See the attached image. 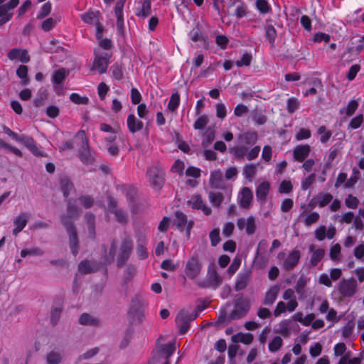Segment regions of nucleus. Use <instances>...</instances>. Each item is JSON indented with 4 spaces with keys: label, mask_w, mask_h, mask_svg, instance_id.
Masks as SVG:
<instances>
[{
    "label": "nucleus",
    "mask_w": 364,
    "mask_h": 364,
    "mask_svg": "<svg viewBox=\"0 0 364 364\" xmlns=\"http://www.w3.org/2000/svg\"><path fill=\"white\" fill-rule=\"evenodd\" d=\"M75 137L80 139L82 143L77 151V156L80 161L85 166L94 164L95 161V152L91 150L85 131L80 130L77 132Z\"/></svg>",
    "instance_id": "obj_1"
},
{
    "label": "nucleus",
    "mask_w": 364,
    "mask_h": 364,
    "mask_svg": "<svg viewBox=\"0 0 364 364\" xmlns=\"http://www.w3.org/2000/svg\"><path fill=\"white\" fill-rule=\"evenodd\" d=\"M176 350V342L157 346L153 351V357L148 364H156L164 360V364H170L169 358Z\"/></svg>",
    "instance_id": "obj_2"
},
{
    "label": "nucleus",
    "mask_w": 364,
    "mask_h": 364,
    "mask_svg": "<svg viewBox=\"0 0 364 364\" xmlns=\"http://www.w3.org/2000/svg\"><path fill=\"white\" fill-rule=\"evenodd\" d=\"M60 221L69 235L70 248L72 253L75 256L78 253L79 249V240L77 229L74 223L70 220H68L66 217L64 215H61Z\"/></svg>",
    "instance_id": "obj_3"
},
{
    "label": "nucleus",
    "mask_w": 364,
    "mask_h": 364,
    "mask_svg": "<svg viewBox=\"0 0 364 364\" xmlns=\"http://www.w3.org/2000/svg\"><path fill=\"white\" fill-rule=\"evenodd\" d=\"M149 181L152 187L159 191L161 190L164 184V171L159 166H151L146 171Z\"/></svg>",
    "instance_id": "obj_4"
},
{
    "label": "nucleus",
    "mask_w": 364,
    "mask_h": 364,
    "mask_svg": "<svg viewBox=\"0 0 364 364\" xmlns=\"http://www.w3.org/2000/svg\"><path fill=\"white\" fill-rule=\"evenodd\" d=\"M250 309V301L245 298L240 297L235 301L234 309L230 312V318L237 320L244 317Z\"/></svg>",
    "instance_id": "obj_5"
},
{
    "label": "nucleus",
    "mask_w": 364,
    "mask_h": 364,
    "mask_svg": "<svg viewBox=\"0 0 364 364\" xmlns=\"http://www.w3.org/2000/svg\"><path fill=\"white\" fill-rule=\"evenodd\" d=\"M133 250V242L129 238H124L119 247V254L117 259V266L122 267L129 259Z\"/></svg>",
    "instance_id": "obj_6"
},
{
    "label": "nucleus",
    "mask_w": 364,
    "mask_h": 364,
    "mask_svg": "<svg viewBox=\"0 0 364 364\" xmlns=\"http://www.w3.org/2000/svg\"><path fill=\"white\" fill-rule=\"evenodd\" d=\"M202 264L197 254H194L186 262L185 272L189 279L196 278L200 273Z\"/></svg>",
    "instance_id": "obj_7"
},
{
    "label": "nucleus",
    "mask_w": 364,
    "mask_h": 364,
    "mask_svg": "<svg viewBox=\"0 0 364 364\" xmlns=\"http://www.w3.org/2000/svg\"><path fill=\"white\" fill-rule=\"evenodd\" d=\"M19 4V0H10L8 3L0 6V27L9 21L13 17L11 11Z\"/></svg>",
    "instance_id": "obj_8"
},
{
    "label": "nucleus",
    "mask_w": 364,
    "mask_h": 364,
    "mask_svg": "<svg viewBox=\"0 0 364 364\" xmlns=\"http://www.w3.org/2000/svg\"><path fill=\"white\" fill-rule=\"evenodd\" d=\"M174 224L180 231L186 230V236L190 237L191 230L193 226V221L190 220L188 222L187 216L180 210L175 212Z\"/></svg>",
    "instance_id": "obj_9"
},
{
    "label": "nucleus",
    "mask_w": 364,
    "mask_h": 364,
    "mask_svg": "<svg viewBox=\"0 0 364 364\" xmlns=\"http://www.w3.org/2000/svg\"><path fill=\"white\" fill-rule=\"evenodd\" d=\"M357 282L353 278L350 279H342L338 284V291L343 296H351L356 291Z\"/></svg>",
    "instance_id": "obj_10"
},
{
    "label": "nucleus",
    "mask_w": 364,
    "mask_h": 364,
    "mask_svg": "<svg viewBox=\"0 0 364 364\" xmlns=\"http://www.w3.org/2000/svg\"><path fill=\"white\" fill-rule=\"evenodd\" d=\"M237 226L240 230L245 229L247 235H253L257 229L255 218L253 216H250L247 219L244 218L237 219Z\"/></svg>",
    "instance_id": "obj_11"
},
{
    "label": "nucleus",
    "mask_w": 364,
    "mask_h": 364,
    "mask_svg": "<svg viewBox=\"0 0 364 364\" xmlns=\"http://www.w3.org/2000/svg\"><path fill=\"white\" fill-rule=\"evenodd\" d=\"M188 204L193 209L201 210L205 215H210L212 213L210 208L207 206L202 199L200 195H193L188 200Z\"/></svg>",
    "instance_id": "obj_12"
},
{
    "label": "nucleus",
    "mask_w": 364,
    "mask_h": 364,
    "mask_svg": "<svg viewBox=\"0 0 364 364\" xmlns=\"http://www.w3.org/2000/svg\"><path fill=\"white\" fill-rule=\"evenodd\" d=\"M110 55L107 53L105 56L95 55L91 70H97L100 74L106 73L109 65Z\"/></svg>",
    "instance_id": "obj_13"
},
{
    "label": "nucleus",
    "mask_w": 364,
    "mask_h": 364,
    "mask_svg": "<svg viewBox=\"0 0 364 364\" xmlns=\"http://www.w3.org/2000/svg\"><path fill=\"white\" fill-rule=\"evenodd\" d=\"M7 56L11 60H19L23 63L30 61V56L26 49H20L18 48H13L9 51Z\"/></svg>",
    "instance_id": "obj_14"
},
{
    "label": "nucleus",
    "mask_w": 364,
    "mask_h": 364,
    "mask_svg": "<svg viewBox=\"0 0 364 364\" xmlns=\"http://www.w3.org/2000/svg\"><path fill=\"white\" fill-rule=\"evenodd\" d=\"M301 253L298 250H292L283 263V268L286 271L292 270L298 264Z\"/></svg>",
    "instance_id": "obj_15"
},
{
    "label": "nucleus",
    "mask_w": 364,
    "mask_h": 364,
    "mask_svg": "<svg viewBox=\"0 0 364 364\" xmlns=\"http://www.w3.org/2000/svg\"><path fill=\"white\" fill-rule=\"evenodd\" d=\"M311 152V147L308 144L298 145L293 150V157L295 161L302 162Z\"/></svg>",
    "instance_id": "obj_16"
},
{
    "label": "nucleus",
    "mask_w": 364,
    "mask_h": 364,
    "mask_svg": "<svg viewBox=\"0 0 364 364\" xmlns=\"http://www.w3.org/2000/svg\"><path fill=\"white\" fill-rule=\"evenodd\" d=\"M253 198V194L251 189L248 187H244L239 194V204L243 208H249Z\"/></svg>",
    "instance_id": "obj_17"
},
{
    "label": "nucleus",
    "mask_w": 364,
    "mask_h": 364,
    "mask_svg": "<svg viewBox=\"0 0 364 364\" xmlns=\"http://www.w3.org/2000/svg\"><path fill=\"white\" fill-rule=\"evenodd\" d=\"M210 186L213 188L223 189L225 188V182L223 174L220 170H215L210 173Z\"/></svg>",
    "instance_id": "obj_18"
},
{
    "label": "nucleus",
    "mask_w": 364,
    "mask_h": 364,
    "mask_svg": "<svg viewBox=\"0 0 364 364\" xmlns=\"http://www.w3.org/2000/svg\"><path fill=\"white\" fill-rule=\"evenodd\" d=\"M309 252H311L310 258V264L311 267H316L318 262L324 257L325 250L323 248L316 249V245L311 244L309 247Z\"/></svg>",
    "instance_id": "obj_19"
},
{
    "label": "nucleus",
    "mask_w": 364,
    "mask_h": 364,
    "mask_svg": "<svg viewBox=\"0 0 364 364\" xmlns=\"http://www.w3.org/2000/svg\"><path fill=\"white\" fill-rule=\"evenodd\" d=\"M251 274L252 272L250 270H247L237 275V279L235 286L236 291H241L246 288L248 283L250 282Z\"/></svg>",
    "instance_id": "obj_20"
},
{
    "label": "nucleus",
    "mask_w": 364,
    "mask_h": 364,
    "mask_svg": "<svg viewBox=\"0 0 364 364\" xmlns=\"http://www.w3.org/2000/svg\"><path fill=\"white\" fill-rule=\"evenodd\" d=\"M79 323L83 326H90L97 327L100 325L99 318L90 315L87 313H83L79 318Z\"/></svg>",
    "instance_id": "obj_21"
},
{
    "label": "nucleus",
    "mask_w": 364,
    "mask_h": 364,
    "mask_svg": "<svg viewBox=\"0 0 364 364\" xmlns=\"http://www.w3.org/2000/svg\"><path fill=\"white\" fill-rule=\"evenodd\" d=\"M127 127L131 133H135L142 129L144 124L136 119L134 114H130L127 117Z\"/></svg>",
    "instance_id": "obj_22"
},
{
    "label": "nucleus",
    "mask_w": 364,
    "mask_h": 364,
    "mask_svg": "<svg viewBox=\"0 0 364 364\" xmlns=\"http://www.w3.org/2000/svg\"><path fill=\"white\" fill-rule=\"evenodd\" d=\"M97 269L96 263L92 261L85 259L78 264V270L82 274H90L96 272Z\"/></svg>",
    "instance_id": "obj_23"
},
{
    "label": "nucleus",
    "mask_w": 364,
    "mask_h": 364,
    "mask_svg": "<svg viewBox=\"0 0 364 364\" xmlns=\"http://www.w3.org/2000/svg\"><path fill=\"white\" fill-rule=\"evenodd\" d=\"M59 183L60 188L65 198H67L70 193L75 190L73 183L67 176L61 177Z\"/></svg>",
    "instance_id": "obj_24"
},
{
    "label": "nucleus",
    "mask_w": 364,
    "mask_h": 364,
    "mask_svg": "<svg viewBox=\"0 0 364 364\" xmlns=\"http://www.w3.org/2000/svg\"><path fill=\"white\" fill-rule=\"evenodd\" d=\"M279 292V287L277 285L272 286L266 293L263 301V304L271 306L276 301Z\"/></svg>",
    "instance_id": "obj_25"
},
{
    "label": "nucleus",
    "mask_w": 364,
    "mask_h": 364,
    "mask_svg": "<svg viewBox=\"0 0 364 364\" xmlns=\"http://www.w3.org/2000/svg\"><path fill=\"white\" fill-rule=\"evenodd\" d=\"M100 13V11H88L85 14H83L80 16L81 19L85 23L88 24H95L96 26L99 25V17Z\"/></svg>",
    "instance_id": "obj_26"
},
{
    "label": "nucleus",
    "mask_w": 364,
    "mask_h": 364,
    "mask_svg": "<svg viewBox=\"0 0 364 364\" xmlns=\"http://www.w3.org/2000/svg\"><path fill=\"white\" fill-rule=\"evenodd\" d=\"M207 279L211 285V287H213L214 289L219 287L223 282L222 278L218 274L216 270L214 268H208Z\"/></svg>",
    "instance_id": "obj_27"
},
{
    "label": "nucleus",
    "mask_w": 364,
    "mask_h": 364,
    "mask_svg": "<svg viewBox=\"0 0 364 364\" xmlns=\"http://www.w3.org/2000/svg\"><path fill=\"white\" fill-rule=\"evenodd\" d=\"M257 133L256 132H247L242 134H240L238 136V139L242 142L247 145L252 146L254 145L257 141Z\"/></svg>",
    "instance_id": "obj_28"
},
{
    "label": "nucleus",
    "mask_w": 364,
    "mask_h": 364,
    "mask_svg": "<svg viewBox=\"0 0 364 364\" xmlns=\"http://www.w3.org/2000/svg\"><path fill=\"white\" fill-rule=\"evenodd\" d=\"M269 188L270 184L268 181L261 183L256 190L257 198L262 201H265L269 193Z\"/></svg>",
    "instance_id": "obj_29"
},
{
    "label": "nucleus",
    "mask_w": 364,
    "mask_h": 364,
    "mask_svg": "<svg viewBox=\"0 0 364 364\" xmlns=\"http://www.w3.org/2000/svg\"><path fill=\"white\" fill-rule=\"evenodd\" d=\"M85 220L88 226V232L91 238L95 237V216L92 213H87L85 215Z\"/></svg>",
    "instance_id": "obj_30"
},
{
    "label": "nucleus",
    "mask_w": 364,
    "mask_h": 364,
    "mask_svg": "<svg viewBox=\"0 0 364 364\" xmlns=\"http://www.w3.org/2000/svg\"><path fill=\"white\" fill-rule=\"evenodd\" d=\"M253 335L251 333H238L232 336V341L235 343H242L245 344H250L253 341Z\"/></svg>",
    "instance_id": "obj_31"
},
{
    "label": "nucleus",
    "mask_w": 364,
    "mask_h": 364,
    "mask_svg": "<svg viewBox=\"0 0 364 364\" xmlns=\"http://www.w3.org/2000/svg\"><path fill=\"white\" fill-rule=\"evenodd\" d=\"M247 151L248 148L245 146H235L230 149V152L238 160H243Z\"/></svg>",
    "instance_id": "obj_32"
},
{
    "label": "nucleus",
    "mask_w": 364,
    "mask_h": 364,
    "mask_svg": "<svg viewBox=\"0 0 364 364\" xmlns=\"http://www.w3.org/2000/svg\"><path fill=\"white\" fill-rule=\"evenodd\" d=\"M117 247V242L116 239H114L112 241L108 254L105 255L104 260H105V263L106 264H110L114 262L115 255H116Z\"/></svg>",
    "instance_id": "obj_33"
},
{
    "label": "nucleus",
    "mask_w": 364,
    "mask_h": 364,
    "mask_svg": "<svg viewBox=\"0 0 364 364\" xmlns=\"http://www.w3.org/2000/svg\"><path fill=\"white\" fill-rule=\"evenodd\" d=\"M208 198L212 205L216 208H220L224 200V195L220 192L210 191L208 194Z\"/></svg>",
    "instance_id": "obj_34"
},
{
    "label": "nucleus",
    "mask_w": 364,
    "mask_h": 364,
    "mask_svg": "<svg viewBox=\"0 0 364 364\" xmlns=\"http://www.w3.org/2000/svg\"><path fill=\"white\" fill-rule=\"evenodd\" d=\"M63 360V355L60 352L51 350L46 355L48 364H59Z\"/></svg>",
    "instance_id": "obj_35"
},
{
    "label": "nucleus",
    "mask_w": 364,
    "mask_h": 364,
    "mask_svg": "<svg viewBox=\"0 0 364 364\" xmlns=\"http://www.w3.org/2000/svg\"><path fill=\"white\" fill-rule=\"evenodd\" d=\"M257 164H246L243 168V174L248 181H252L257 173Z\"/></svg>",
    "instance_id": "obj_36"
},
{
    "label": "nucleus",
    "mask_w": 364,
    "mask_h": 364,
    "mask_svg": "<svg viewBox=\"0 0 364 364\" xmlns=\"http://www.w3.org/2000/svg\"><path fill=\"white\" fill-rule=\"evenodd\" d=\"M151 13V0H143L141 9L137 13L136 16L142 18H146Z\"/></svg>",
    "instance_id": "obj_37"
},
{
    "label": "nucleus",
    "mask_w": 364,
    "mask_h": 364,
    "mask_svg": "<svg viewBox=\"0 0 364 364\" xmlns=\"http://www.w3.org/2000/svg\"><path fill=\"white\" fill-rule=\"evenodd\" d=\"M314 199L318 206L324 207L332 200L333 196L330 193H321Z\"/></svg>",
    "instance_id": "obj_38"
},
{
    "label": "nucleus",
    "mask_w": 364,
    "mask_h": 364,
    "mask_svg": "<svg viewBox=\"0 0 364 364\" xmlns=\"http://www.w3.org/2000/svg\"><path fill=\"white\" fill-rule=\"evenodd\" d=\"M141 303L139 296H136L132 301L130 309L129 311V314L133 316L137 315L140 316L141 314Z\"/></svg>",
    "instance_id": "obj_39"
},
{
    "label": "nucleus",
    "mask_w": 364,
    "mask_h": 364,
    "mask_svg": "<svg viewBox=\"0 0 364 364\" xmlns=\"http://www.w3.org/2000/svg\"><path fill=\"white\" fill-rule=\"evenodd\" d=\"M16 75L22 80L21 84L23 85L28 84L30 80L28 77V67L26 65H20L16 70Z\"/></svg>",
    "instance_id": "obj_40"
},
{
    "label": "nucleus",
    "mask_w": 364,
    "mask_h": 364,
    "mask_svg": "<svg viewBox=\"0 0 364 364\" xmlns=\"http://www.w3.org/2000/svg\"><path fill=\"white\" fill-rule=\"evenodd\" d=\"M358 107V103L356 100H351L348 102V105L340 111L341 114H346L348 117L353 115Z\"/></svg>",
    "instance_id": "obj_41"
},
{
    "label": "nucleus",
    "mask_w": 364,
    "mask_h": 364,
    "mask_svg": "<svg viewBox=\"0 0 364 364\" xmlns=\"http://www.w3.org/2000/svg\"><path fill=\"white\" fill-rule=\"evenodd\" d=\"M28 217L26 213H20L14 220V225L23 229L28 223Z\"/></svg>",
    "instance_id": "obj_42"
},
{
    "label": "nucleus",
    "mask_w": 364,
    "mask_h": 364,
    "mask_svg": "<svg viewBox=\"0 0 364 364\" xmlns=\"http://www.w3.org/2000/svg\"><path fill=\"white\" fill-rule=\"evenodd\" d=\"M282 343L283 341L280 336H274V338L269 343V350L272 353L277 351L282 347Z\"/></svg>",
    "instance_id": "obj_43"
},
{
    "label": "nucleus",
    "mask_w": 364,
    "mask_h": 364,
    "mask_svg": "<svg viewBox=\"0 0 364 364\" xmlns=\"http://www.w3.org/2000/svg\"><path fill=\"white\" fill-rule=\"evenodd\" d=\"M265 34L268 41L273 46L277 37V31L274 27L272 25H268L265 28Z\"/></svg>",
    "instance_id": "obj_44"
},
{
    "label": "nucleus",
    "mask_w": 364,
    "mask_h": 364,
    "mask_svg": "<svg viewBox=\"0 0 364 364\" xmlns=\"http://www.w3.org/2000/svg\"><path fill=\"white\" fill-rule=\"evenodd\" d=\"M63 215L66 217L68 220H69L68 218H77L79 216V209L76 205L68 203L67 205V215Z\"/></svg>",
    "instance_id": "obj_45"
},
{
    "label": "nucleus",
    "mask_w": 364,
    "mask_h": 364,
    "mask_svg": "<svg viewBox=\"0 0 364 364\" xmlns=\"http://www.w3.org/2000/svg\"><path fill=\"white\" fill-rule=\"evenodd\" d=\"M180 102V96L178 92H174L171 95V99L169 100L168 108L169 110L174 112L179 105Z\"/></svg>",
    "instance_id": "obj_46"
},
{
    "label": "nucleus",
    "mask_w": 364,
    "mask_h": 364,
    "mask_svg": "<svg viewBox=\"0 0 364 364\" xmlns=\"http://www.w3.org/2000/svg\"><path fill=\"white\" fill-rule=\"evenodd\" d=\"M178 316L179 319H183V320L190 323L191 321L195 320L198 316V312L189 313L186 311H181L178 314Z\"/></svg>",
    "instance_id": "obj_47"
},
{
    "label": "nucleus",
    "mask_w": 364,
    "mask_h": 364,
    "mask_svg": "<svg viewBox=\"0 0 364 364\" xmlns=\"http://www.w3.org/2000/svg\"><path fill=\"white\" fill-rule=\"evenodd\" d=\"M66 76V71L64 68L56 70L53 75L54 83L60 85L63 82Z\"/></svg>",
    "instance_id": "obj_48"
},
{
    "label": "nucleus",
    "mask_w": 364,
    "mask_h": 364,
    "mask_svg": "<svg viewBox=\"0 0 364 364\" xmlns=\"http://www.w3.org/2000/svg\"><path fill=\"white\" fill-rule=\"evenodd\" d=\"M299 107V102L295 97H291L287 100V109L289 113H294Z\"/></svg>",
    "instance_id": "obj_49"
},
{
    "label": "nucleus",
    "mask_w": 364,
    "mask_h": 364,
    "mask_svg": "<svg viewBox=\"0 0 364 364\" xmlns=\"http://www.w3.org/2000/svg\"><path fill=\"white\" fill-rule=\"evenodd\" d=\"M78 200L85 208H91L95 203L94 198L90 196H82L78 198Z\"/></svg>",
    "instance_id": "obj_50"
},
{
    "label": "nucleus",
    "mask_w": 364,
    "mask_h": 364,
    "mask_svg": "<svg viewBox=\"0 0 364 364\" xmlns=\"http://www.w3.org/2000/svg\"><path fill=\"white\" fill-rule=\"evenodd\" d=\"M318 134L321 135L320 140L322 143H326L332 135L331 132L327 131L325 126H321L318 128Z\"/></svg>",
    "instance_id": "obj_51"
},
{
    "label": "nucleus",
    "mask_w": 364,
    "mask_h": 364,
    "mask_svg": "<svg viewBox=\"0 0 364 364\" xmlns=\"http://www.w3.org/2000/svg\"><path fill=\"white\" fill-rule=\"evenodd\" d=\"M208 121V118L205 114L201 115L194 122L193 127L196 129H202L205 127Z\"/></svg>",
    "instance_id": "obj_52"
},
{
    "label": "nucleus",
    "mask_w": 364,
    "mask_h": 364,
    "mask_svg": "<svg viewBox=\"0 0 364 364\" xmlns=\"http://www.w3.org/2000/svg\"><path fill=\"white\" fill-rule=\"evenodd\" d=\"M252 56L250 53H245L243 54L240 60L236 61L235 64L237 67L249 66L251 63Z\"/></svg>",
    "instance_id": "obj_53"
},
{
    "label": "nucleus",
    "mask_w": 364,
    "mask_h": 364,
    "mask_svg": "<svg viewBox=\"0 0 364 364\" xmlns=\"http://www.w3.org/2000/svg\"><path fill=\"white\" fill-rule=\"evenodd\" d=\"M112 213L115 215V218L119 223L122 224H126L127 223V214L123 210L117 209L114 210Z\"/></svg>",
    "instance_id": "obj_54"
},
{
    "label": "nucleus",
    "mask_w": 364,
    "mask_h": 364,
    "mask_svg": "<svg viewBox=\"0 0 364 364\" xmlns=\"http://www.w3.org/2000/svg\"><path fill=\"white\" fill-rule=\"evenodd\" d=\"M70 100L77 105H87L89 99L87 97H81L77 93H72L70 96Z\"/></svg>",
    "instance_id": "obj_55"
},
{
    "label": "nucleus",
    "mask_w": 364,
    "mask_h": 364,
    "mask_svg": "<svg viewBox=\"0 0 364 364\" xmlns=\"http://www.w3.org/2000/svg\"><path fill=\"white\" fill-rule=\"evenodd\" d=\"M43 251L39 247H34L29 250H22L21 252V256L26 257L27 255H43Z\"/></svg>",
    "instance_id": "obj_56"
},
{
    "label": "nucleus",
    "mask_w": 364,
    "mask_h": 364,
    "mask_svg": "<svg viewBox=\"0 0 364 364\" xmlns=\"http://www.w3.org/2000/svg\"><path fill=\"white\" fill-rule=\"evenodd\" d=\"M232 319L230 318V314L227 315V312L225 310H223L220 312L219 316L216 321L217 325H224L228 323Z\"/></svg>",
    "instance_id": "obj_57"
},
{
    "label": "nucleus",
    "mask_w": 364,
    "mask_h": 364,
    "mask_svg": "<svg viewBox=\"0 0 364 364\" xmlns=\"http://www.w3.org/2000/svg\"><path fill=\"white\" fill-rule=\"evenodd\" d=\"M112 76L116 80H121L123 77L122 68L118 63H115L111 68Z\"/></svg>",
    "instance_id": "obj_58"
},
{
    "label": "nucleus",
    "mask_w": 364,
    "mask_h": 364,
    "mask_svg": "<svg viewBox=\"0 0 364 364\" xmlns=\"http://www.w3.org/2000/svg\"><path fill=\"white\" fill-rule=\"evenodd\" d=\"M210 239L211 245L215 247L220 241V230L219 228H215L210 232Z\"/></svg>",
    "instance_id": "obj_59"
},
{
    "label": "nucleus",
    "mask_w": 364,
    "mask_h": 364,
    "mask_svg": "<svg viewBox=\"0 0 364 364\" xmlns=\"http://www.w3.org/2000/svg\"><path fill=\"white\" fill-rule=\"evenodd\" d=\"M17 141L23 144L28 149L36 143L32 137L26 135L19 136Z\"/></svg>",
    "instance_id": "obj_60"
},
{
    "label": "nucleus",
    "mask_w": 364,
    "mask_h": 364,
    "mask_svg": "<svg viewBox=\"0 0 364 364\" xmlns=\"http://www.w3.org/2000/svg\"><path fill=\"white\" fill-rule=\"evenodd\" d=\"M256 6L262 14H267L270 11V6L266 0H257Z\"/></svg>",
    "instance_id": "obj_61"
},
{
    "label": "nucleus",
    "mask_w": 364,
    "mask_h": 364,
    "mask_svg": "<svg viewBox=\"0 0 364 364\" xmlns=\"http://www.w3.org/2000/svg\"><path fill=\"white\" fill-rule=\"evenodd\" d=\"M293 186L289 181H283L279 185V192L280 193H289L292 191Z\"/></svg>",
    "instance_id": "obj_62"
},
{
    "label": "nucleus",
    "mask_w": 364,
    "mask_h": 364,
    "mask_svg": "<svg viewBox=\"0 0 364 364\" xmlns=\"http://www.w3.org/2000/svg\"><path fill=\"white\" fill-rule=\"evenodd\" d=\"M319 214L316 212H313L309 214L305 218L304 223L306 226H310L316 223L319 220Z\"/></svg>",
    "instance_id": "obj_63"
},
{
    "label": "nucleus",
    "mask_w": 364,
    "mask_h": 364,
    "mask_svg": "<svg viewBox=\"0 0 364 364\" xmlns=\"http://www.w3.org/2000/svg\"><path fill=\"white\" fill-rule=\"evenodd\" d=\"M176 321H177V323H178V326L179 328V332L181 334H184L186 333L188 328H189V326H190V323L183 320V319H179L178 316H177L176 317Z\"/></svg>",
    "instance_id": "obj_64"
}]
</instances>
